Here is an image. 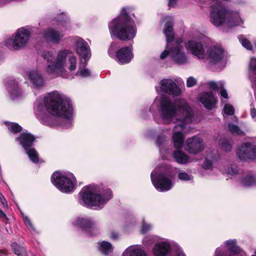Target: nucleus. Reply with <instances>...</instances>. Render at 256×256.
<instances>
[{
  "label": "nucleus",
  "instance_id": "nucleus-1",
  "mask_svg": "<svg viewBox=\"0 0 256 256\" xmlns=\"http://www.w3.org/2000/svg\"><path fill=\"white\" fill-rule=\"evenodd\" d=\"M158 107L160 119H155L158 124H176L174 129L172 141L174 146L180 148L184 144V137L181 131L186 125L192 122V113L191 108L185 100L178 98L172 102L169 98L162 96L156 98L150 108L153 113Z\"/></svg>",
  "mask_w": 256,
  "mask_h": 256
},
{
  "label": "nucleus",
  "instance_id": "nucleus-2",
  "mask_svg": "<svg viewBox=\"0 0 256 256\" xmlns=\"http://www.w3.org/2000/svg\"><path fill=\"white\" fill-rule=\"evenodd\" d=\"M72 110L70 100L58 91L48 94L44 99L38 98L34 105V115L41 124L49 126L58 125V118L51 115L62 116L60 125L63 128L71 127Z\"/></svg>",
  "mask_w": 256,
  "mask_h": 256
},
{
  "label": "nucleus",
  "instance_id": "nucleus-3",
  "mask_svg": "<svg viewBox=\"0 0 256 256\" xmlns=\"http://www.w3.org/2000/svg\"><path fill=\"white\" fill-rule=\"evenodd\" d=\"M46 64V70L48 74L54 77L62 76L64 71L66 58H68V69L72 72L76 70L77 58L68 50H60L56 56L50 51H44L42 54Z\"/></svg>",
  "mask_w": 256,
  "mask_h": 256
},
{
  "label": "nucleus",
  "instance_id": "nucleus-4",
  "mask_svg": "<svg viewBox=\"0 0 256 256\" xmlns=\"http://www.w3.org/2000/svg\"><path fill=\"white\" fill-rule=\"evenodd\" d=\"M108 29L111 38L122 41L130 40L136 36V28L134 20L123 8L120 14L109 22Z\"/></svg>",
  "mask_w": 256,
  "mask_h": 256
},
{
  "label": "nucleus",
  "instance_id": "nucleus-5",
  "mask_svg": "<svg viewBox=\"0 0 256 256\" xmlns=\"http://www.w3.org/2000/svg\"><path fill=\"white\" fill-rule=\"evenodd\" d=\"M186 48L198 59H204L211 65L220 62L224 57V52L220 46H214L210 47L206 53H204V46L201 42L196 40L188 41Z\"/></svg>",
  "mask_w": 256,
  "mask_h": 256
},
{
  "label": "nucleus",
  "instance_id": "nucleus-6",
  "mask_svg": "<svg viewBox=\"0 0 256 256\" xmlns=\"http://www.w3.org/2000/svg\"><path fill=\"white\" fill-rule=\"evenodd\" d=\"M210 21L216 26L223 24H226L228 26H234L242 23L237 11L228 10L226 6L214 5L211 6Z\"/></svg>",
  "mask_w": 256,
  "mask_h": 256
},
{
  "label": "nucleus",
  "instance_id": "nucleus-7",
  "mask_svg": "<svg viewBox=\"0 0 256 256\" xmlns=\"http://www.w3.org/2000/svg\"><path fill=\"white\" fill-rule=\"evenodd\" d=\"M74 42L76 52L82 58L76 75L82 78L90 76L91 72L88 69L85 68L87 65V61L91 56L90 46L84 40L80 37L75 38Z\"/></svg>",
  "mask_w": 256,
  "mask_h": 256
},
{
  "label": "nucleus",
  "instance_id": "nucleus-8",
  "mask_svg": "<svg viewBox=\"0 0 256 256\" xmlns=\"http://www.w3.org/2000/svg\"><path fill=\"white\" fill-rule=\"evenodd\" d=\"M112 197V193H80L78 202L86 208L99 210Z\"/></svg>",
  "mask_w": 256,
  "mask_h": 256
},
{
  "label": "nucleus",
  "instance_id": "nucleus-9",
  "mask_svg": "<svg viewBox=\"0 0 256 256\" xmlns=\"http://www.w3.org/2000/svg\"><path fill=\"white\" fill-rule=\"evenodd\" d=\"M51 182L59 190L63 192H72L77 186L76 179L72 173L55 172L51 176Z\"/></svg>",
  "mask_w": 256,
  "mask_h": 256
},
{
  "label": "nucleus",
  "instance_id": "nucleus-10",
  "mask_svg": "<svg viewBox=\"0 0 256 256\" xmlns=\"http://www.w3.org/2000/svg\"><path fill=\"white\" fill-rule=\"evenodd\" d=\"M150 178L153 185L158 190L168 191L174 186L172 180L163 172V168H155L151 172Z\"/></svg>",
  "mask_w": 256,
  "mask_h": 256
},
{
  "label": "nucleus",
  "instance_id": "nucleus-11",
  "mask_svg": "<svg viewBox=\"0 0 256 256\" xmlns=\"http://www.w3.org/2000/svg\"><path fill=\"white\" fill-rule=\"evenodd\" d=\"M35 138L34 136L30 133L23 132L16 138V140L25 150L26 154L30 160L34 163L38 162V154L34 148H32Z\"/></svg>",
  "mask_w": 256,
  "mask_h": 256
},
{
  "label": "nucleus",
  "instance_id": "nucleus-12",
  "mask_svg": "<svg viewBox=\"0 0 256 256\" xmlns=\"http://www.w3.org/2000/svg\"><path fill=\"white\" fill-rule=\"evenodd\" d=\"M215 256H244V252L236 245V240H228L217 248Z\"/></svg>",
  "mask_w": 256,
  "mask_h": 256
},
{
  "label": "nucleus",
  "instance_id": "nucleus-13",
  "mask_svg": "<svg viewBox=\"0 0 256 256\" xmlns=\"http://www.w3.org/2000/svg\"><path fill=\"white\" fill-rule=\"evenodd\" d=\"M29 28H19L14 40L9 38L6 41V44L8 46L12 43V46L14 50H19L26 46L30 36L31 34Z\"/></svg>",
  "mask_w": 256,
  "mask_h": 256
},
{
  "label": "nucleus",
  "instance_id": "nucleus-14",
  "mask_svg": "<svg viewBox=\"0 0 256 256\" xmlns=\"http://www.w3.org/2000/svg\"><path fill=\"white\" fill-rule=\"evenodd\" d=\"M236 154L242 160L256 158V138L251 142L242 143L237 149Z\"/></svg>",
  "mask_w": 256,
  "mask_h": 256
},
{
  "label": "nucleus",
  "instance_id": "nucleus-15",
  "mask_svg": "<svg viewBox=\"0 0 256 256\" xmlns=\"http://www.w3.org/2000/svg\"><path fill=\"white\" fill-rule=\"evenodd\" d=\"M160 86H156V90L158 92H162L176 96L180 95L181 91L176 82L172 79L162 80L159 84Z\"/></svg>",
  "mask_w": 256,
  "mask_h": 256
},
{
  "label": "nucleus",
  "instance_id": "nucleus-16",
  "mask_svg": "<svg viewBox=\"0 0 256 256\" xmlns=\"http://www.w3.org/2000/svg\"><path fill=\"white\" fill-rule=\"evenodd\" d=\"M73 225L80 227L88 235L94 236L98 234L95 223L92 218L86 217H78L72 222Z\"/></svg>",
  "mask_w": 256,
  "mask_h": 256
},
{
  "label": "nucleus",
  "instance_id": "nucleus-17",
  "mask_svg": "<svg viewBox=\"0 0 256 256\" xmlns=\"http://www.w3.org/2000/svg\"><path fill=\"white\" fill-rule=\"evenodd\" d=\"M170 56L178 65L186 64L187 57L184 51L183 46L180 43H176L170 48Z\"/></svg>",
  "mask_w": 256,
  "mask_h": 256
},
{
  "label": "nucleus",
  "instance_id": "nucleus-18",
  "mask_svg": "<svg viewBox=\"0 0 256 256\" xmlns=\"http://www.w3.org/2000/svg\"><path fill=\"white\" fill-rule=\"evenodd\" d=\"M204 148L202 139L194 136L188 138L185 144V149L190 154H197L202 152Z\"/></svg>",
  "mask_w": 256,
  "mask_h": 256
},
{
  "label": "nucleus",
  "instance_id": "nucleus-19",
  "mask_svg": "<svg viewBox=\"0 0 256 256\" xmlns=\"http://www.w3.org/2000/svg\"><path fill=\"white\" fill-rule=\"evenodd\" d=\"M26 74L33 88L39 89L43 88L45 85V79L38 70H31L28 72Z\"/></svg>",
  "mask_w": 256,
  "mask_h": 256
},
{
  "label": "nucleus",
  "instance_id": "nucleus-20",
  "mask_svg": "<svg viewBox=\"0 0 256 256\" xmlns=\"http://www.w3.org/2000/svg\"><path fill=\"white\" fill-rule=\"evenodd\" d=\"M64 36V34L60 30L52 28H48L44 31L43 37L46 41L54 44H58Z\"/></svg>",
  "mask_w": 256,
  "mask_h": 256
},
{
  "label": "nucleus",
  "instance_id": "nucleus-21",
  "mask_svg": "<svg viewBox=\"0 0 256 256\" xmlns=\"http://www.w3.org/2000/svg\"><path fill=\"white\" fill-rule=\"evenodd\" d=\"M198 98L204 108L209 110L214 108L217 102L216 98L211 92H202L198 95Z\"/></svg>",
  "mask_w": 256,
  "mask_h": 256
},
{
  "label": "nucleus",
  "instance_id": "nucleus-22",
  "mask_svg": "<svg viewBox=\"0 0 256 256\" xmlns=\"http://www.w3.org/2000/svg\"><path fill=\"white\" fill-rule=\"evenodd\" d=\"M119 63L126 64L129 63L133 58L132 46H125L120 48L116 54Z\"/></svg>",
  "mask_w": 256,
  "mask_h": 256
},
{
  "label": "nucleus",
  "instance_id": "nucleus-23",
  "mask_svg": "<svg viewBox=\"0 0 256 256\" xmlns=\"http://www.w3.org/2000/svg\"><path fill=\"white\" fill-rule=\"evenodd\" d=\"M166 22L164 24V33L166 36L168 46H169V43L172 42L174 36V33L173 30L174 20L172 16H166L164 18Z\"/></svg>",
  "mask_w": 256,
  "mask_h": 256
},
{
  "label": "nucleus",
  "instance_id": "nucleus-24",
  "mask_svg": "<svg viewBox=\"0 0 256 256\" xmlns=\"http://www.w3.org/2000/svg\"><path fill=\"white\" fill-rule=\"evenodd\" d=\"M171 246L168 241H162L156 244L153 248L155 256H166L170 252Z\"/></svg>",
  "mask_w": 256,
  "mask_h": 256
},
{
  "label": "nucleus",
  "instance_id": "nucleus-25",
  "mask_svg": "<svg viewBox=\"0 0 256 256\" xmlns=\"http://www.w3.org/2000/svg\"><path fill=\"white\" fill-rule=\"evenodd\" d=\"M122 256H148L146 252L140 245H132L127 248Z\"/></svg>",
  "mask_w": 256,
  "mask_h": 256
},
{
  "label": "nucleus",
  "instance_id": "nucleus-26",
  "mask_svg": "<svg viewBox=\"0 0 256 256\" xmlns=\"http://www.w3.org/2000/svg\"><path fill=\"white\" fill-rule=\"evenodd\" d=\"M6 89L12 99L18 98L22 96L18 82L10 80L6 83Z\"/></svg>",
  "mask_w": 256,
  "mask_h": 256
},
{
  "label": "nucleus",
  "instance_id": "nucleus-27",
  "mask_svg": "<svg viewBox=\"0 0 256 256\" xmlns=\"http://www.w3.org/2000/svg\"><path fill=\"white\" fill-rule=\"evenodd\" d=\"M98 248L102 254L108 255L112 252L114 248L110 242L106 241H102L98 243Z\"/></svg>",
  "mask_w": 256,
  "mask_h": 256
},
{
  "label": "nucleus",
  "instance_id": "nucleus-28",
  "mask_svg": "<svg viewBox=\"0 0 256 256\" xmlns=\"http://www.w3.org/2000/svg\"><path fill=\"white\" fill-rule=\"evenodd\" d=\"M242 186L246 187L254 186H256V176L248 174L242 178L240 180Z\"/></svg>",
  "mask_w": 256,
  "mask_h": 256
},
{
  "label": "nucleus",
  "instance_id": "nucleus-29",
  "mask_svg": "<svg viewBox=\"0 0 256 256\" xmlns=\"http://www.w3.org/2000/svg\"><path fill=\"white\" fill-rule=\"evenodd\" d=\"M173 155L176 161L179 164H185L189 162V157L181 150H176Z\"/></svg>",
  "mask_w": 256,
  "mask_h": 256
},
{
  "label": "nucleus",
  "instance_id": "nucleus-30",
  "mask_svg": "<svg viewBox=\"0 0 256 256\" xmlns=\"http://www.w3.org/2000/svg\"><path fill=\"white\" fill-rule=\"evenodd\" d=\"M166 137L164 136H159L157 138L156 144L159 148L160 153L162 155L164 152L167 153V150H166Z\"/></svg>",
  "mask_w": 256,
  "mask_h": 256
},
{
  "label": "nucleus",
  "instance_id": "nucleus-31",
  "mask_svg": "<svg viewBox=\"0 0 256 256\" xmlns=\"http://www.w3.org/2000/svg\"><path fill=\"white\" fill-rule=\"evenodd\" d=\"M100 190V186L94 184H91L83 187L80 192H98Z\"/></svg>",
  "mask_w": 256,
  "mask_h": 256
},
{
  "label": "nucleus",
  "instance_id": "nucleus-32",
  "mask_svg": "<svg viewBox=\"0 0 256 256\" xmlns=\"http://www.w3.org/2000/svg\"><path fill=\"white\" fill-rule=\"evenodd\" d=\"M12 247L16 254L19 256H25L26 255L25 248L18 245L17 243H12Z\"/></svg>",
  "mask_w": 256,
  "mask_h": 256
},
{
  "label": "nucleus",
  "instance_id": "nucleus-33",
  "mask_svg": "<svg viewBox=\"0 0 256 256\" xmlns=\"http://www.w3.org/2000/svg\"><path fill=\"white\" fill-rule=\"evenodd\" d=\"M228 129L232 134L240 136L244 134V132L237 125L232 123L228 124Z\"/></svg>",
  "mask_w": 256,
  "mask_h": 256
},
{
  "label": "nucleus",
  "instance_id": "nucleus-34",
  "mask_svg": "<svg viewBox=\"0 0 256 256\" xmlns=\"http://www.w3.org/2000/svg\"><path fill=\"white\" fill-rule=\"evenodd\" d=\"M250 78L251 81H256V78H252V74L256 75V58H253L251 59L250 63Z\"/></svg>",
  "mask_w": 256,
  "mask_h": 256
},
{
  "label": "nucleus",
  "instance_id": "nucleus-35",
  "mask_svg": "<svg viewBox=\"0 0 256 256\" xmlns=\"http://www.w3.org/2000/svg\"><path fill=\"white\" fill-rule=\"evenodd\" d=\"M158 238L156 236L149 235L146 236L142 240V244L145 246H150L155 242L158 241Z\"/></svg>",
  "mask_w": 256,
  "mask_h": 256
},
{
  "label": "nucleus",
  "instance_id": "nucleus-36",
  "mask_svg": "<svg viewBox=\"0 0 256 256\" xmlns=\"http://www.w3.org/2000/svg\"><path fill=\"white\" fill-rule=\"evenodd\" d=\"M238 40L242 46L248 50H252V45L250 42L244 36L241 35L238 36Z\"/></svg>",
  "mask_w": 256,
  "mask_h": 256
},
{
  "label": "nucleus",
  "instance_id": "nucleus-37",
  "mask_svg": "<svg viewBox=\"0 0 256 256\" xmlns=\"http://www.w3.org/2000/svg\"><path fill=\"white\" fill-rule=\"evenodd\" d=\"M220 144L222 148L226 152L230 151L232 148L230 141L227 139L222 140Z\"/></svg>",
  "mask_w": 256,
  "mask_h": 256
},
{
  "label": "nucleus",
  "instance_id": "nucleus-38",
  "mask_svg": "<svg viewBox=\"0 0 256 256\" xmlns=\"http://www.w3.org/2000/svg\"><path fill=\"white\" fill-rule=\"evenodd\" d=\"M8 128L10 131L14 134L19 132L22 130V126L16 123H10L8 124Z\"/></svg>",
  "mask_w": 256,
  "mask_h": 256
},
{
  "label": "nucleus",
  "instance_id": "nucleus-39",
  "mask_svg": "<svg viewBox=\"0 0 256 256\" xmlns=\"http://www.w3.org/2000/svg\"><path fill=\"white\" fill-rule=\"evenodd\" d=\"M178 178L180 180L183 181H188L192 179V176L188 174L186 172H181L178 174Z\"/></svg>",
  "mask_w": 256,
  "mask_h": 256
},
{
  "label": "nucleus",
  "instance_id": "nucleus-40",
  "mask_svg": "<svg viewBox=\"0 0 256 256\" xmlns=\"http://www.w3.org/2000/svg\"><path fill=\"white\" fill-rule=\"evenodd\" d=\"M238 171V167L236 164H230L226 170V172L230 175H234Z\"/></svg>",
  "mask_w": 256,
  "mask_h": 256
},
{
  "label": "nucleus",
  "instance_id": "nucleus-41",
  "mask_svg": "<svg viewBox=\"0 0 256 256\" xmlns=\"http://www.w3.org/2000/svg\"><path fill=\"white\" fill-rule=\"evenodd\" d=\"M213 160L208 157L205 158L202 164V168L206 170H210L212 168Z\"/></svg>",
  "mask_w": 256,
  "mask_h": 256
},
{
  "label": "nucleus",
  "instance_id": "nucleus-42",
  "mask_svg": "<svg viewBox=\"0 0 256 256\" xmlns=\"http://www.w3.org/2000/svg\"><path fill=\"white\" fill-rule=\"evenodd\" d=\"M224 111L225 114L229 116L233 115L234 112V110L233 106L230 104H225Z\"/></svg>",
  "mask_w": 256,
  "mask_h": 256
},
{
  "label": "nucleus",
  "instance_id": "nucleus-43",
  "mask_svg": "<svg viewBox=\"0 0 256 256\" xmlns=\"http://www.w3.org/2000/svg\"><path fill=\"white\" fill-rule=\"evenodd\" d=\"M22 215L23 220L26 226L28 228L34 230V227L30 218L27 216H24V214L22 213Z\"/></svg>",
  "mask_w": 256,
  "mask_h": 256
},
{
  "label": "nucleus",
  "instance_id": "nucleus-44",
  "mask_svg": "<svg viewBox=\"0 0 256 256\" xmlns=\"http://www.w3.org/2000/svg\"><path fill=\"white\" fill-rule=\"evenodd\" d=\"M152 228V226L146 223L144 220H142V224L141 230L142 234H145L150 230Z\"/></svg>",
  "mask_w": 256,
  "mask_h": 256
},
{
  "label": "nucleus",
  "instance_id": "nucleus-45",
  "mask_svg": "<svg viewBox=\"0 0 256 256\" xmlns=\"http://www.w3.org/2000/svg\"><path fill=\"white\" fill-rule=\"evenodd\" d=\"M197 83L196 80L193 76H190L186 80V86L188 88H191L195 86Z\"/></svg>",
  "mask_w": 256,
  "mask_h": 256
},
{
  "label": "nucleus",
  "instance_id": "nucleus-46",
  "mask_svg": "<svg viewBox=\"0 0 256 256\" xmlns=\"http://www.w3.org/2000/svg\"><path fill=\"white\" fill-rule=\"evenodd\" d=\"M220 88L222 89L220 94L221 96L224 98H228V95L226 90L224 88V84L222 82H220Z\"/></svg>",
  "mask_w": 256,
  "mask_h": 256
},
{
  "label": "nucleus",
  "instance_id": "nucleus-47",
  "mask_svg": "<svg viewBox=\"0 0 256 256\" xmlns=\"http://www.w3.org/2000/svg\"><path fill=\"white\" fill-rule=\"evenodd\" d=\"M210 88L214 90H218V88H220V82L218 84L214 82H210L208 83Z\"/></svg>",
  "mask_w": 256,
  "mask_h": 256
},
{
  "label": "nucleus",
  "instance_id": "nucleus-48",
  "mask_svg": "<svg viewBox=\"0 0 256 256\" xmlns=\"http://www.w3.org/2000/svg\"><path fill=\"white\" fill-rule=\"evenodd\" d=\"M0 202L1 204L4 206V208H8V204L7 202L4 197L1 194L0 195Z\"/></svg>",
  "mask_w": 256,
  "mask_h": 256
},
{
  "label": "nucleus",
  "instance_id": "nucleus-49",
  "mask_svg": "<svg viewBox=\"0 0 256 256\" xmlns=\"http://www.w3.org/2000/svg\"><path fill=\"white\" fill-rule=\"evenodd\" d=\"M250 116L256 122V110L254 108H250Z\"/></svg>",
  "mask_w": 256,
  "mask_h": 256
},
{
  "label": "nucleus",
  "instance_id": "nucleus-50",
  "mask_svg": "<svg viewBox=\"0 0 256 256\" xmlns=\"http://www.w3.org/2000/svg\"><path fill=\"white\" fill-rule=\"evenodd\" d=\"M170 56V50H165L160 54V58L161 59H164L168 56Z\"/></svg>",
  "mask_w": 256,
  "mask_h": 256
},
{
  "label": "nucleus",
  "instance_id": "nucleus-51",
  "mask_svg": "<svg viewBox=\"0 0 256 256\" xmlns=\"http://www.w3.org/2000/svg\"><path fill=\"white\" fill-rule=\"evenodd\" d=\"M110 238L113 240H116L118 238V234L116 232H111L110 234Z\"/></svg>",
  "mask_w": 256,
  "mask_h": 256
},
{
  "label": "nucleus",
  "instance_id": "nucleus-52",
  "mask_svg": "<svg viewBox=\"0 0 256 256\" xmlns=\"http://www.w3.org/2000/svg\"><path fill=\"white\" fill-rule=\"evenodd\" d=\"M177 3V0H169L168 2V6L169 7H174Z\"/></svg>",
  "mask_w": 256,
  "mask_h": 256
},
{
  "label": "nucleus",
  "instance_id": "nucleus-53",
  "mask_svg": "<svg viewBox=\"0 0 256 256\" xmlns=\"http://www.w3.org/2000/svg\"><path fill=\"white\" fill-rule=\"evenodd\" d=\"M174 256H186L184 252L182 251L181 250H178Z\"/></svg>",
  "mask_w": 256,
  "mask_h": 256
},
{
  "label": "nucleus",
  "instance_id": "nucleus-54",
  "mask_svg": "<svg viewBox=\"0 0 256 256\" xmlns=\"http://www.w3.org/2000/svg\"><path fill=\"white\" fill-rule=\"evenodd\" d=\"M0 218H3L6 220H8L6 214L2 212V210L1 209H0Z\"/></svg>",
  "mask_w": 256,
  "mask_h": 256
},
{
  "label": "nucleus",
  "instance_id": "nucleus-55",
  "mask_svg": "<svg viewBox=\"0 0 256 256\" xmlns=\"http://www.w3.org/2000/svg\"><path fill=\"white\" fill-rule=\"evenodd\" d=\"M115 46H116V44L115 43H112L111 44V45H110V49L108 50V53H109L110 56H112V50H113V48H114Z\"/></svg>",
  "mask_w": 256,
  "mask_h": 256
},
{
  "label": "nucleus",
  "instance_id": "nucleus-56",
  "mask_svg": "<svg viewBox=\"0 0 256 256\" xmlns=\"http://www.w3.org/2000/svg\"><path fill=\"white\" fill-rule=\"evenodd\" d=\"M0 256H6L4 254H3L0 252Z\"/></svg>",
  "mask_w": 256,
  "mask_h": 256
},
{
  "label": "nucleus",
  "instance_id": "nucleus-57",
  "mask_svg": "<svg viewBox=\"0 0 256 256\" xmlns=\"http://www.w3.org/2000/svg\"><path fill=\"white\" fill-rule=\"evenodd\" d=\"M252 256H256V255H252Z\"/></svg>",
  "mask_w": 256,
  "mask_h": 256
},
{
  "label": "nucleus",
  "instance_id": "nucleus-58",
  "mask_svg": "<svg viewBox=\"0 0 256 256\" xmlns=\"http://www.w3.org/2000/svg\"><path fill=\"white\" fill-rule=\"evenodd\" d=\"M255 45H256V44H255Z\"/></svg>",
  "mask_w": 256,
  "mask_h": 256
}]
</instances>
